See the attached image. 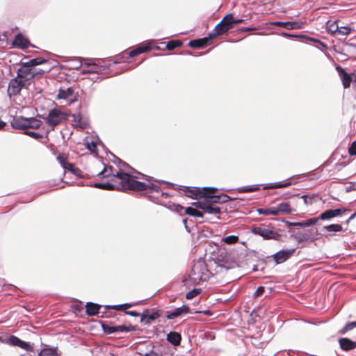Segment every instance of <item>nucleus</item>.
<instances>
[{
	"mask_svg": "<svg viewBox=\"0 0 356 356\" xmlns=\"http://www.w3.org/2000/svg\"><path fill=\"white\" fill-rule=\"evenodd\" d=\"M74 166L73 164L70 163H67L66 165H65L63 168L64 170H69L70 172H74Z\"/></svg>",
	"mask_w": 356,
	"mask_h": 356,
	"instance_id": "nucleus-63",
	"label": "nucleus"
},
{
	"mask_svg": "<svg viewBox=\"0 0 356 356\" xmlns=\"http://www.w3.org/2000/svg\"><path fill=\"white\" fill-rule=\"evenodd\" d=\"M339 26L337 24V21L330 22H327L326 29L328 32H330L332 35H335L336 33L338 30Z\"/></svg>",
	"mask_w": 356,
	"mask_h": 356,
	"instance_id": "nucleus-36",
	"label": "nucleus"
},
{
	"mask_svg": "<svg viewBox=\"0 0 356 356\" xmlns=\"http://www.w3.org/2000/svg\"><path fill=\"white\" fill-rule=\"evenodd\" d=\"M84 64L82 66L83 74L99 73L104 70L102 63L103 60L96 59H83Z\"/></svg>",
	"mask_w": 356,
	"mask_h": 356,
	"instance_id": "nucleus-9",
	"label": "nucleus"
},
{
	"mask_svg": "<svg viewBox=\"0 0 356 356\" xmlns=\"http://www.w3.org/2000/svg\"><path fill=\"white\" fill-rule=\"evenodd\" d=\"M257 212L260 215L268 216L270 215V209L269 208H260L257 209Z\"/></svg>",
	"mask_w": 356,
	"mask_h": 356,
	"instance_id": "nucleus-58",
	"label": "nucleus"
},
{
	"mask_svg": "<svg viewBox=\"0 0 356 356\" xmlns=\"http://www.w3.org/2000/svg\"><path fill=\"white\" fill-rule=\"evenodd\" d=\"M150 49V47L148 45H143L141 47H138L133 50H131L130 51H124L123 52V57L126 58H129L131 57H134L140 54L144 53Z\"/></svg>",
	"mask_w": 356,
	"mask_h": 356,
	"instance_id": "nucleus-21",
	"label": "nucleus"
},
{
	"mask_svg": "<svg viewBox=\"0 0 356 356\" xmlns=\"http://www.w3.org/2000/svg\"><path fill=\"white\" fill-rule=\"evenodd\" d=\"M160 316L161 312L159 310L152 309L151 311L150 309H145L140 315V322L145 325H149Z\"/></svg>",
	"mask_w": 356,
	"mask_h": 356,
	"instance_id": "nucleus-12",
	"label": "nucleus"
},
{
	"mask_svg": "<svg viewBox=\"0 0 356 356\" xmlns=\"http://www.w3.org/2000/svg\"><path fill=\"white\" fill-rule=\"evenodd\" d=\"M277 209L280 212V214H284L289 213V202H284L279 204L277 206Z\"/></svg>",
	"mask_w": 356,
	"mask_h": 356,
	"instance_id": "nucleus-39",
	"label": "nucleus"
},
{
	"mask_svg": "<svg viewBox=\"0 0 356 356\" xmlns=\"http://www.w3.org/2000/svg\"><path fill=\"white\" fill-rule=\"evenodd\" d=\"M58 99L72 101L74 97V90L72 88H60L57 95Z\"/></svg>",
	"mask_w": 356,
	"mask_h": 356,
	"instance_id": "nucleus-22",
	"label": "nucleus"
},
{
	"mask_svg": "<svg viewBox=\"0 0 356 356\" xmlns=\"http://www.w3.org/2000/svg\"><path fill=\"white\" fill-rule=\"evenodd\" d=\"M101 325L104 332L107 334H111L115 332L124 333L138 330V327L136 325L127 326L124 325H120L118 326H111L104 322H101Z\"/></svg>",
	"mask_w": 356,
	"mask_h": 356,
	"instance_id": "nucleus-8",
	"label": "nucleus"
},
{
	"mask_svg": "<svg viewBox=\"0 0 356 356\" xmlns=\"http://www.w3.org/2000/svg\"><path fill=\"white\" fill-rule=\"evenodd\" d=\"M69 115L59 108L51 109L47 116H43L45 122L54 130L55 127L67 121Z\"/></svg>",
	"mask_w": 356,
	"mask_h": 356,
	"instance_id": "nucleus-5",
	"label": "nucleus"
},
{
	"mask_svg": "<svg viewBox=\"0 0 356 356\" xmlns=\"http://www.w3.org/2000/svg\"><path fill=\"white\" fill-rule=\"evenodd\" d=\"M125 314L127 315H129L131 316H134V317L140 316V315H141L140 313H138L136 311H126Z\"/></svg>",
	"mask_w": 356,
	"mask_h": 356,
	"instance_id": "nucleus-62",
	"label": "nucleus"
},
{
	"mask_svg": "<svg viewBox=\"0 0 356 356\" xmlns=\"http://www.w3.org/2000/svg\"><path fill=\"white\" fill-rule=\"evenodd\" d=\"M259 184L241 186L238 188V191L240 193L254 192L259 190Z\"/></svg>",
	"mask_w": 356,
	"mask_h": 356,
	"instance_id": "nucleus-33",
	"label": "nucleus"
},
{
	"mask_svg": "<svg viewBox=\"0 0 356 356\" xmlns=\"http://www.w3.org/2000/svg\"><path fill=\"white\" fill-rule=\"evenodd\" d=\"M115 177H118L120 180L122 191H147V196L152 194L153 192L159 194V185L150 181L152 177H149L148 182L145 183L134 180V178H137V177L127 172H118Z\"/></svg>",
	"mask_w": 356,
	"mask_h": 356,
	"instance_id": "nucleus-1",
	"label": "nucleus"
},
{
	"mask_svg": "<svg viewBox=\"0 0 356 356\" xmlns=\"http://www.w3.org/2000/svg\"><path fill=\"white\" fill-rule=\"evenodd\" d=\"M182 45V42L180 40H171L169 41L166 44V48L168 50H173L177 47H181Z\"/></svg>",
	"mask_w": 356,
	"mask_h": 356,
	"instance_id": "nucleus-41",
	"label": "nucleus"
},
{
	"mask_svg": "<svg viewBox=\"0 0 356 356\" xmlns=\"http://www.w3.org/2000/svg\"><path fill=\"white\" fill-rule=\"evenodd\" d=\"M168 196V193L165 192H162L161 188H159V194L156 192H153L152 194L149 195L148 198L154 202L159 203L158 199L159 197H167Z\"/></svg>",
	"mask_w": 356,
	"mask_h": 356,
	"instance_id": "nucleus-35",
	"label": "nucleus"
},
{
	"mask_svg": "<svg viewBox=\"0 0 356 356\" xmlns=\"http://www.w3.org/2000/svg\"><path fill=\"white\" fill-rule=\"evenodd\" d=\"M223 241L227 244H233L238 241V237L234 235H230L224 238Z\"/></svg>",
	"mask_w": 356,
	"mask_h": 356,
	"instance_id": "nucleus-47",
	"label": "nucleus"
},
{
	"mask_svg": "<svg viewBox=\"0 0 356 356\" xmlns=\"http://www.w3.org/2000/svg\"><path fill=\"white\" fill-rule=\"evenodd\" d=\"M32 70L33 68L31 67H23L22 65V67L17 70V76L22 80H25V82L30 81L32 79Z\"/></svg>",
	"mask_w": 356,
	"mask_h": 356,
	"instance_id": "nucleus-20",
	"label": "nucleus"
},
{
	"mask_svg": "<svg viewBox=\"0 0 356 356\" xmlns=\"http://www.w3.org/2000/svg\"><path fill=\"white\" fill-rule=\"evenodd\" d=\"M218 267L220 268L221 269L225 268L226 270L229 269L230 266L227 264V263L224 261H220L219 263H217Z\"/></svg>",
	"mask_w": 356,
	"mask_h": 356,
	"instance_id": "nucleus-61",
	"label": "nucleus"
},
{
	"mask_svg": "<svg viewBox=\"0 0 356 356\" xmlns=\"http://www.w3.org/2000/svg\"><path fill=\"white\" fill-rule=\"evenodd\" d=\"M346 50L348 51H356V44L348 43V44H346Z\"/></svg>",
	"mask_w": 356,
	"mask_h": 356,
	"instance_id": "nucleus-60",
	"label": "nucleus"
},
{
	"mask_svg": "<svg viewBox=\"0 0 356 356\" xmlns=\"http://www.w3.org/2000/svg\"><path fill=\"white\" fill-rule=\"evenodd\" d=\"M355 327H356V321L348 322L339 330L338 333L339 334H345L347 332L353 330Z\"/></svg>",
	"mask_w": 356,
	"mask_h": 356,
	"instance_id": "nucleus-34",
	"label": "nucleus"
},
{
	"mask_svg": "<svg viewBox=\"0 0 356 356\" xmlns=\"http://www.w3.org/2000/svg\"><path fill=\"white\" fill-rule=\"evenodd\" d=\"M293 38H301V39H303L305 42H307L308 41H311L314 43V46H316V47H317L316 44H318L321 45L323 48L327 49V46L325 43L321 42V40H319L317 38H311L305 34L291 33V39H293Z\"/></svg>",
	"mask_w": 356,
	"mask_h": 356,
	"instance_id": "nucleus-18",
	"label": "nucleus"
},
{
	"mask_svg": "<svg viewBox=\"0 0 356 356\" xmlns=\"http://www.w3.org/2000/svg\"><path fill=\"white\" fill-rule=\"evenodd\" d=\"M21 339L18 338L15 335H11L8 339V342L10 345L13 346H17L19 345V343H21Z\"/></svg>",
	"mask_w": 356,
	"mask_h": 356,
	"instance_id": "nucleus-45",
	"label": "nucleus"
},
{
	"mask_svg": "<svg viewBox=\"0 0 356 356\" xmlns=\"http://www.w3.org/2000/svg\"><path fill=\"white\" fill-rule=\"evenodd\" d=\"M179 190L183 191L187 195V196L197 200L198 198L204 197V195H207V191H218V188L214 187H204L200 188L198 187L180 186Z\"/></svg>",
	"mask_w": 356,
	"mask_h": 356,
	"instance_id": "nucleus-7",
	"label": "nucleus"
},
{
	"mask_svg": "<svg viewBox=\"0 0 356 356\" xmlns=\"http://www.w3.org/2000/svg\"><path fill=\"white\" fill-rule=\"evenodd\" d=\"M351 31H352V29L349 26H340V27L339 26L335 36L339 35H348L350 33Z\"/></svg>",
	"mask_w": 356,
	"mask_h": 356,
	"instance_id": "nucleus-42",
	"label": "nucleus"
},
{
	"mask_svg": "<svg viewBox=\"0 0 356 356\" xmlns=\"http://www.w3.org/2000/svg\"><path fill=\"white\" fill-rule=\"evenodd\" d=\"M32 75H31V77L32 79H33L34 77L37 76L38 75H42L44 73V70H41V69H33L32 70Z\"/></svg>",
	"mask_w": 356,
	"mask_h": 356,
	"instance_id": "nucleus-55",
	"label": "nucleus"
},
{
	"mask_svg": "<svg viewBox=\"0 0 356 356\" xmlns=\"http://www.w3.org/2000/svg\"><path fill=\"white\" fill-rule=\"evenodd\" d=\"M234 16L232 13L225 15L209 34V38H216L233 29Z\"/></svg>",
	"mask_w": 356,
	"mask_h": 356,
	"instance_id": "nucleus-6",
	"label": "nucleus"
},
{
	"mask_svg": "<svg viewBox=\"0 0 356 356\" xmlns=\"http://www.w3.org/2000/svg\"><path fill=\"white\" fill-rule=\"evenodd\" d=\"M204 270H206V265L204 264H195L191 270V277L195 281L205 280Z\"/></svg>",
	"mask_w": 356,
	"mask_h": 356,
	"instance_id": "nucleus-13",
	"label": "nucleus"
},
{
	"mask_svg": "<svg viewBox=\"0 0 356 356\" xmlns=\"http://www.w3.org/2000/svg\"><path fill=\"white\" fill-rule=\"evenodd\" d=\"M190 311L188 306L183 305L172 311L167 312L166 318L168 319H174L182 314H188Z\"/></svg>",
	"mask_w": 356,
	"mask_h": 356,
	"instance_id": "nucleus-17",
	"label": "nucleus"
},
{
	"mask_svg": "<svg viewBox=\"0 0 356 356\" xmlns=\"http://www.w3.org/2000/svg\"><path fill=\"white\" fill-rule=\"evenodd\" d=\"M336 70L341 77L342 84L344 88H348L350 86V83L353 81V73L348 74L340 65L336 67Z\"/></svg>",
	"mask_w": 356,
	"mask_h": 356,
	"instance_id": "nucleus-15",
	"label": "nucleus"
},
{
	"mask_svg": "<svg viewBox=\"0 0 356 356\" xmlns=\"http://www.w3.org/2000/svg\"><path fill=\"white\" fill-rule=\"evenodd\" d=\"M252 232L261 236L264 239H272L278 236L277 232L266 227H254L252 229Z\"/></svg>",
	"mask_w": 356,
	"mask_h": 356,
	"instance_id": "nucleus-11",
	"label": "nucleus"
},
{
	"mask_svg": "<svg viewBox=\"0 0 356 356\" xmlns=\"http://www.w3.org/2000/svg\"><path fill=\"white\" fill-rule=\"evenodd\" d=\"M11 126L17 129H38L42 124V121L36 118H24L22 116L14 117L11 122Z\"/></svg>",
	"mask_w": 356,
	"mask_h": 356,
	"instance_id": "nucleus-4",
	"label": "nucleus"
},
{
	"mask_svg": "<svg viewBox=\"0 0 356 356\" xmlns=\"http://www.w3.org/2000/svg\"><path fill=\"white\" fill-rule=\"evenodd\" d=\"M204 212L209 213V214H220L221 213L220 208L218 207H216L212 204H210L209 202H207V204L204 207Z\"/></svg>",
	"mask_w": 356,
	"mask_h": 356,
	"instance_id": "nucleus-31",
	"label": "nucleus"
},
{
	"mask_svg": "<svg viewBox=\"0 0 356 356\" xmlns=\"http://www.w3.org/2000/svg\"><path fill=\"white\" fill-rule=\"evenodd\" d=\"M26 85L25 80H22L18 76L12 79L8 84V93L10 96L19 93L22 88Z\"/></svg>",
	"mask_w": 356,
	"mask_h": 356,
	"instance_id": "nucleus-10",
	"label": "nucleus"
},
{
	"mask_svg": "<svg viewBox=\"0 0 356 356\" xmlns=\"http://www.w3.org/2000/svg\"><path fill=\"white\" fill-rule=\"evenodd\" d=\"M24 134L34 139L38 140L42 138V135L32 131H26Z\"/></svg>",
	"mask_w": 356,
	"mask_h": 356,
	"instance_id": "nucleus-46",
	"label": "nucleus"
},
{
	"mask_svg": "<svg viewBox=\"0 0 356 356\" xmlns=\"http://www.w3.org/2000/svg\"><path fill=\"white\" fill-rule=\"evenodd\" d=\"M307 222V220L296 221L293 217L291 216V238L295 239L298 243H302L308 241H313L312 237V231L311 229H304L302 232H298V229L309 227L311 225H299V224Z\"/></svg>",
	"mask_w": 356,
	"mask_h": 356,
	"instance_id": "nucleus-2",
	"label": "nucleus"
},
{
	"mask_svg": "<svg viewBox=\"0 0 356 356\" xmlns=\"http://www.w3.org/2000/svg\"><path fill=\"white\" fill-rule=\"evenodd\" d=\"M185 212L186 214L194 217L203 218L204 216V214L202 212L191 207L186 208Z\"/></svg>",
	"mask_w": 356,
	"mask_h": 356,
	"instance_id": "nucleus-37",
	"label": "nucleus"
},
{
	"mask_svg": "<svg viewBox=\"0 0 356 356\" xmlns=\"http://www.w3.org/2000/svg\"><path fill=\"white\" fill-rule=\"evenodd\" d=\"M213 38H209V35L207 37H204L201 39L193 40H191L188 43V45L192 48L199 49L204 47L207 42L213 40Z\"/></svg>",
	"mask_w": 356,
	"mask_h": 356,
	"instance_id": "nucleus-25",
	"label": "nucleus"
},
{
	"mask_svg": "<svg viewBox=\"0 0 356 356\" xmlns=\"http://www.w3.org/2000/svg\"><path fill=\"white\" fill-rule=\"evenodd\" d=\"M349 210L348 209H332V216L333 217H337L339 215H341L342 213L343 212H346V211H348Z\"/></svg>",
	"mask_w": 356,
	"mask_h": 356,
	"instance_id": "nucleus-51",
	"label": "nucleus"
},
{
	"mask_svg": "<svg viewBox=\"0 0 356 356\" xmlns=\"http://www.w3.org/2000/svg\"><path fill=\"white\" fill-rule=\"evenodd\" d=\"M113 183H95L93 184V186L95 188L106 190V191H113V190H118V191H122L121 189V184L120 180L117 181L114 180L113 179H111Z\"/></svg>",
	"mask_w": 356,
	"mask_h": 356,
	"instance_id": "nucleus-16",
	"label": "nucleus"
},
{
	"mask_svg": "<svg viewBox=\"0 0 356 356\" xmlns=\"http://www.w3.org/2000/svg\"><path fill=\"white\" fill-rule=\"evenodd\" d=\"M265 291V288L262 286H259L254 293V297H259L261 296Z\"/></svg>",
	"mask_w": 356,
	"mask_h": 356,
	"instance_id": "nucleus-56",
	"label": "nucleus"
},
{
	"mask_svg": "<svg viewBox=\"0 0 356 356\" xmlns=\"http://www.w3.org/2000/svg\"><path fill=\"white\" fill-rule=\"evenodd\" d=\"M269 209H270V215H274V216L280 215V212L277 209V206L270 207V208H269Z\"/></svg>",
	"mask_w": 356,
	"mask_h": 356,
	"instance_id": "nucleus-59",
	"label": "nucleus"
},
{
	"mask_svg": "<svg viewBox=\"0 0 356 356\" xmlns=\"http://www.w3.org/2000/svg\"><path fill=\"white\" fill-rule=\"evenodd\" d=\"M334 218L332 213V209H327L322 212L318 217L307 219V222L299 224V225H314L316 224L318 220H329Z\"/></svg>",
	"mask_w": 356,
	"mask_h": 356,
	"instance_id": "nucleus-14",
	"label": "nucleus"
},
{
	"mask_svg": "<svg viewBox=\"0 0 356 356\" xmlns=\"http://www.w3.org/2000/svg\"><path fill=\"white\" fill-rule=\"evenodd\" d=\"M305 24L303 22L291 21V30L301 29Z\"/></svg>",
	"mask_w": 356,
	"mask_h": 356,
	"instance_id": "nucleus-48",
	"label": "nucleus"
},
{
	"mask_svg": "<svg viewBox=\"0 0 356 356\" xmlns=\"http://www.w3.org/2000/svg\"><path fill=\"white\" fill-rule=\"evenodd\" d=\"M111 308L115 309H117V310H120V309H121L122 308V306H121V305H112V306H111V305H106V306L105 307V309H106H106H111Z\"/></svg>",
	"mask_w": 356,
	"mask_h": 356,
	"instance_id": "nucleus-64",
	"label": "nucleus"
},
{
	"mask_svg": "<svg viewBox=\"0 0 356 356\" xmlns=\"http://www.w3.org/2000/svg\"><path fill=\"white\" fill-rule=\"evenodd\" d=\"M101 307L99 304L88 302L86 305V312L88 316L97 315Z\"/></svg>",
	"mask_w": 356,
	"mask_h": 356,
	"instance_id": "nucleus-27",
	"label": "nucleus"
},
{
	"mask_svg": "<svg viewBox=\"0 0 356 356\" xmlns=\"http://www.w3.org/2000/svg\"><path fill=\"white\" fill-rule=\"evenodd\" d=\"M220 200V203H225V202H227L229 201L234 200V198L230 197L229 196H228L226 194H221Z\"/></svg>",
	"mask_w": 356,
	"mask_h": 356,
	"instance_id": "nucleus-57",
	"label": "nucleus"
},
{
	"mask_svg": "<svg viewBox=\"0 0 356 356\" xmlns=\"http://www.w3.org/2000/svg\"><path fill=\"white\" fill-rule=\"evenodd\" d=\"M207 204V200L204 202L198 201L193 202L192 204L195 206L196 208L204 210L205 205Z\"/></svg>",
	"mask_w": 356,
	"mask_h": 356,
	"instance_id": "nucleus-53",
	"label": "nucleus"
},
{
	"mask_svg": "<svg viewBox=\"0 0 356 356\" xmlns=\"http://www.w3.org/2000/svg\"><path fill=\"white\" fill-rule=\"evenodd\" d=\"M289 258V250H282L273 255L276 264H282Z\"/></svg>",
	"mask_w": 356,
	"mask_h": 356,
	"instance_id": "nucleus-23",
	"label": "nucleus"
},
{
	"mask_svg": "<svg viewBox=\"0 0 356 356\" xmlns=\"http://www.w3.org/2000/svg\"><path fill=\"white\" fill-rule=\"evenodd\" d=\"M38 356H58V355L54 349L44 348L40 351Z\"/></svg>",
	"mask_w": 356,
	"mask_h": 356,
	"instance_id": "nucleus-40",
	"label": "nucleus"
},
{
	"mask_svg": "<svg viewBox=\"0 0 356 356\" xmlns=\"http://www.w3.org/2000/svg\"><path fill=\"white\" fill-rule=\"evenodd\" d=\"M289 186V181H285L284 183L282 182H274V183H269L264 186V189H273V188H282V187H286Z\"/></svg>",
	"mask_w": 356,
	"mask_h": 356,
	"instance_id": "nucleus-32",
	"label": "nucleus"
},
{
	"mask_svg": "<svg viewBox=\"0 0 356 356\" xmlns=\"http://www.w3.org/2000/svg\"><path fill=\"white\" fill-rule=\"evenodd\" d=\"M339 343L341 348L345 351H349L356 348V341H354L347 337L339 339Z\"/></svg>",
	"mask_w": 356,
	"mask_h": 356,
	"instance_id": "nucleus-19",
	"label": "nucleus"
},
{
	"mask_svg": "<svg viewBox=\"0 0 356 356\" xmlns=\"http://www.w3.org/2000/svg\"><path fill=\"white\" fill-rule=\"evenodd\" d=\"M57 160L58 161L59 163L61 165V166L63 168L65 165H67V161H66V158L64 156V155H58L57 157Z\"/></svg>",
	"mask_w": 356,
	"mask_h": 356,
	"instance_id": "nucleus-54",
	"label": "nucleus"
},
{
	"mask_svg": "<svg viewBox=\"0 0 356 356\" xmlns=\"http://www.w3.org/2000/svg\"><path fill=\"white\" fill-rule=\"evenodd\" d=\"M313 196L291 191V216L297 209H304L313 203Z\"/></svg>",
	"mask_w": 356,
	"mask_h": 356,
	"instance_id": "nucleus-3",
	"label": "nucleus"
},
{
	"mask_svg": "<svg viewBox=\"0 0 356 356\" xmlns=\"http://www.w3.org/2000/svg\"><path fill=\"white\" fill-rule=\"evenodd\" d=\"M201 291H202L201 289H194L193 290H191L190 291H188L186 293V299H188V300L193 299V298H195L197 295H199L201 293Z\"/></svg>",
	"mask_w": 356,
	"mask_h": 356,
	"instance_id": "nucleus-43",
	"label": "nucleus"
},
{
	"mask_svg": "<svg viewBox=\"0 0 356 356\" xmlns=\"http://www.w3.org/2000/svg\"><path fill=\"white\" fill-rule=\"evenodd\" d=\"M87 148L92 152H95L97 151V144L93 140H87Z\"/></svg>",
	"mask_w": 356,
	"mask_h": 356,
	"instance_id": "nucleus-49",
	"label": "nucleus"
},
{
	"mask_svg": "<svg viewBox=\"0 0 356 356\" xmlns=\"http://www.w3.org/2000/svg\"><path fill=\"white\" fill-rule=\"evenodd\" d=\"M324 229L328 232H339L343 228L339 224H332L324 227Z\"/></svg>",
	"mask_w": 356,
	"mask_h": 356,
	"instance_id": "nucleus-38",
	"label": "nucleus"
},
{
	"mask_svg": "<svg viewBox=\"0 0 356 356\" xmlns=\"http://www.w3.org/2000/svg\"><path fill=\"white\" fill-rule=\"evenodd\" d=\"M348 153L351 156H356V140L353 141L348 148Z\"/></svg>",
	"mask_w": 356,
	"mask_h": 356,
	"instance_id": "nucleus-52",
	"label": "nucleus"
},
{
	"mask_svg": "<svg viewBox=\"0 0 356 356\" xmlns=\"http://www.w3.org/2000/svg\"><path fill=\"white\" fill-rule=\"evenodd\" d=\"M167 341L173 346H179L181 343V336L177 332H170L167 334Z\"/></svg>",
	"mask_w": 356,
	"mask_h": 356,
	"instance_id": "nucleus-26",
	"label": "nucleus"
},
{
	"mask_svg": "<svg viewBox=\"0 0 356 356\" xmlns=\"http://www.w3.org/2000/svg\"><path fill=\"white\" fill-rule=\"evenodd\" d=\"M113 177L114 180L120 181L118 177H115L116 174L113 172V168L112 166H104V169L98 173V176L99 178L109 177L110 176Z\"/></svg>",
	"mask_w": 356,
	"mask_h": 356,
	"instance_id": "nucleus-28",
	"label": "nucleus"
},
{
	"mask_svg": "<svg viewBox=\"0 0 356 356\" xmlns=\"http://www.w3.org/2000/svg\"><path fill=\"white\" fill-rule=\"evenodd\" d=\"M18 347L22 348L23 350H25L28 352H32L33 350V346L30 343L21 341V343H19V345Z\"/></svg>",
	"mask_w": 356,
	"mask_h": 356,
	"instance_id": "nucleus-44",
	"label": "nucleus"
},
{
	"mask_svg": "<svg viewBox=\"0 0 356 356\" xmlns=\"http://www.w3.org/2000/svg\"><path fill=\"white\" fill-rule=\"evenodd\" d=\"M46 62H47V60L45 59H44L43 58H36L29 60L27 62L22 63L21 65H22L23 67H32L35 65L43 64Z\"/></svg>",
	"mask_w": 356,
	"mask_h": 356,
	"instance_id": "nucleus-30",
	"label": "nucleus"
},
{
	"mask_svg": "<svg viewBox=\"0 0 356 356\" xmlns=\"http://www.w3.org/2000/svg\"><path fill=\"white\" fill-rule=\"evenodd\" d=\"M215 191H207V195H204V197L207 198V202L210 204H216L220 203V195H212Z\"/></svg>",
	"mask_w": 356,
	"mask_h": 356,
	"instance_id": "nucleus-29",
	"label": "nucleus"
},
{
	"mask_svg": "<svg viewBox=\"0 0 356 356\" xmlns=\"http://www.w3.org/2000/svg\"><path fill=\"white\" fill-rule=\"evenodd\" d=\"M13 44L15 46L19 47L21 49H25L27 48L30 45V42L24 38L22 35L18 34L15 36Z\"/></svg>",
	"mask_w": 356,
	"mask_h": 356,
	"instance_id": "nucleus-24",
	"label": "nucleus"
},
{
	"mask_svg": "<svg viewBox=\"0 0 356 356\" xmlns=\"http://www.w3.org/2000/svg\"><path fill=\"white\" fill-rule=\"evenodd\" d=\"M273 25L277 26H284L286 29H289V21L287 22H280V21H276L271 23Z\"/></svg>",
	"mask_w": 356,
	"mask_h": 356,
	"instance_id": "nucleus-50",
	"label": "nucleus"
}]
</instances>
